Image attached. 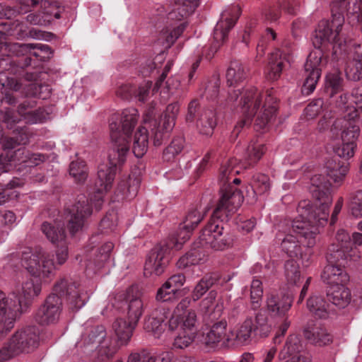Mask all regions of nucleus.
Here are the masks:
<instances>
[{
	"label": "nucleus",
	"mask_w": 362,
	"mask_h": 362,
	"mask_svg": "<svg viewBox=\"0 0 362 362\" xmlns=\"http://www.w3.org/2000/svg\"><path fill=\"white\" fill-rule=\"evenodd\" d=\"M103 325H95L87 329L82 335L80 346L88 351L96 349L98 358L94 362H105L112 358L117 351V345L110 338L106 337Z\"/></svg>",
	"instance_id": "10"
},
{
	"label": "nucleus",
	"mask_w": 362,
	"mask_h": 362,
	"mask_svg": "<svg viewBox=\"0 0 362 362\" xmlns=\"http://www.w3.org/2000/svg\"><path fill=\"white\" fill-rule=\"evenodd\" d=\"M327 264L325 267L321 275L324 282L331 286L338 284H345L349 280V276L345 272L344 265L341 262H330L327 259Z\"/></svg>",
	"instance_id": "23"
},
{
	"label": "nucleus",
	"mask_w": 362,
	"mask_h": 362,
	"mask_svg": "<svg viewBox=\"0 0 362 362\" xmlns=\"http://www.w3.org/2000/svg\"><path fill=\"white\" fill-rule=\"evenodd\" d=\"M31 83L27 86L25 92L28 97L18 106V115L25 117L30 119V122L35 123L38 119L36 117V111L35 107L36 106V101L32 97H36L40 93L42 86L36 83V81H30Z\"/></svg>",
	"instance_id": "21"
},
{
	"label": "nucleus",
	"mask_w": 362,
	"mask_h": 362,
	"mask_svg": "<svg viewBox=\"0 0 362 362\" xmlns=\"http://www.w3.org/2000/svg\"><path fill=\"white\" fill-rule=\"evenodd\" d=\"M343 79L339 73L329 74L327 76L325 90L329 97L339 93L342 90Z\"/></svg>",
	"instance_id": "45"
},
{
	"label": "nucleus",
	"mask_w": 362,
	"mask_h": 362,
	"mask_svg": "<svg viewBox=\"0 0 362 362\" xmlns=\"http://www.w3.org/2000/svg\"><path fill=\"white\" fill-rule=\"evenodd\" d=\"M185 276L179 273L171 276L158 290L156 300L159 301H168L180 292L179 288L185 282Z\"/></svg>",
	"instance_id": "25"
},
{
	"label": "nucleus",
	"mask_w": 362,
	"mask_h": 362,
	"mask_svg": "<svg viewBox=\"0 0 362 362\" xmlns=\"http://www.w3.org/2000/svg\"><path fill=\"white\" fill-rule=\"evenodd\" d=\"M87 299V293L77 281L63 277L55 283L52 293L37 310L35 320L42 325L54 324L59 318L63 300L66 302L70 310L75 312L85 305Z\"/></svg>",
	"instance_id": "6"
},
{
	"label": "nucleus",
	"mask_w": 362,
	"mask_h": 362,
	"mask_svg": "<svg viewBox=\"0 0 362 362\" xmlns=\"http://www.w3.org/2000/svg\"><path fill=\"white\" fill-rule=\"evenodd\" d=\"M359 125L352 124L351 122L346 120L334 121L332 125L331 131L333 134H338L337 129L341 132L342 144L341 146L334 148V156L326 162L325 172L327 177L322 174H317V175L323 176L325 181L329 182V192H331L332 185L327 177L332 179L334 182L340 185L349 171V163L346 160L354 155L356 147V141L360 132ZM313 177L314 175L311 179ZM330 196H332V193H330ZM331 197L332 198V197Z\"/></svg>",
	"instance_id": "8"
},
{
	"label": "nucleus",
	"mask_w": 362,
	"mask_h": 362,
	"mask_svg": "<svg viewBox=\"0 0 362 362\" xmlns=\"http://www.w3.org/2000/svg\"><path fill=\"white\" fill-rule=\"evenodd\" d=\"M112 306L122 313H127L128 320L136 325L144 311V303L141 298L131 295L129 291L119 292L111 300Z\"/></svg>",
	"instance_id": "15"
},
{
	"label": "nucleus",
	"mask_w": 362,
	"mask_h": 362,
	"mask_svg": "<svg viewBox=\"0 0 362 362\" xmlns=\"http://www.w3.org/2000/svg\"><path fill=\"white\" fill-rule=\"evenodd\" d=\"M328 300L339 307H346L351 300V292L344 284L332 286L327 293Z\"/></svg>",
	"instance_id": "34"
},
{
	"label": "nucleus",
	"mask_w": 362,
	"mask_h": 362,
	"mask_svg": "<svg viewBox=\"0 0 362 362\" xmlns=\"http://www.w3.org/2000/svg\"><path fill=\"white\" fill-rule=\"evenodd\" d=\"M307 307L310 313L319 318H325L329 312V304L320 295L313 294L307 301Z\"/></svg>",
	"instance_id": "37"
},
{
	"label": "nucleus",
	"mask_w": 362,
	"mask_h": 362,
	"mask_svg": "<svg viewBox=\"0 0 362 362\" xmlns=\"http://www.w3.org/2000/svg\"><path fill=\"white\" fill-rule=\"evenodd\" d=\"M174 354L170 351L163 352L157 356H153L146 351L132 353L127 362H175Z\"/></svg>",
	"instance_id": "36"
},
{
	"label": "nucleus",
	"mask_w": 362,
	"mask_h": 362,
	"mask_svg": "<svg viewBox=\"0 0 362 362\" xmlns=\"http://www.w3.org/2000/svg\"><path fill=\"white\" fill-rule=\"evenodd\" d=\"M265 151V146L263 144H251L248 146L246 151V162L247 168L255 164L263 156Z\"/></svg>",
	"instance_id": "47"
},
{
	"label": "nucleus",
	"mask_w": 362,
	"mask_h": 362,
	"mask_svg": "<svg viewBox=\"0 0 362 362\" xmlns=\"http://www.w3.org/2000/svg\"><path fill=\"white\" fill-rule=\"evenodd\" d=\"M361 256V252L356 246L350 243L343 250L339 249L336 244H331L328 249L326 258L330 262H343L346 259L356 261Z\"/></svg>",
	"instance_id": "26"
},
{
	"label": "nucleus",
	"mask_w": 362,
	"mask_h": 362,
	"mask_svg": "<svg viewBox=\"0 0 362 362\" xmlns=\"http://www.w3.org/2000/svg\"><path fill=\"white\" fill-rule=\"evenodd\" d=\"M40 230L46 238L52 244L61 243L56 252L57 263L63 264L68 258V247L66 243V232L64 224L58 216L57 218L44 221Z\"/></svg>",
	"instance_id": "12"
},
{
	"label": "nucleus",
	"mask_w": 362,
	"mask_h": 362,
	"mask_svg": "<svg viewBox=\"0 0 362 362\" xmlns=\"http://www.w3.org/2000/svg\"><path fill=\"white\" fill-rule=\"evenodd\" d=\"M169 309L165 307L156 308L145 320L144 329L152 332L155 337L158 338L166 328L165 320L168 317Z\"/></svg>",
	"instance_id": "24"
},
{
	"label": "nucleus",
	"mask_w": 362,
	"mask_h": 362,
	"mask_svg": "<svg viewBox=\"0 0 362 362\" xmlns=\"http://www.w3.org/2000/svg\"><path fill=\"white\" fill-rule=\"evenodd\" d=\"M114 245L111 242H107L105 243L99 250V254L97 256V259H95V267L97 269H100L103 263L106 262L109 257L111 251L113 250Z\"/></svg>",
	"instance_id": "54"
},
{
	"label": "nucleus",
	"mask_w": 362,
	"mask_h": 362,
	"mask_svg": "<svg viewBox=\"0 0 362 362\" xmlns=\"http://www.w3.org/2000/svg\"><path fill=\"white\" fill-rule=\"evenodd\" d=\"M203 216L201 211L191 209L180 224L179 233L170 235L165 240L151 249L144 264L146 276H159L163 273L171 258L172 251L182 248V245L189 238L190 233L200 223Z\"/></svg>",
	"instance_id": "7"
},
{
	"label": "nucleus",
	"mask_w": 362,
	"mask_h": 362,
	"mask_svg": "<svg viewBox=\"0 0 362 362\" xmlns=\"http://www.w3.org/2000/svg\"><path fill=\"white\" fill-rule=\"evenodd\" d=\"M220 82L218 78L211 81L206 88V97L211 100H214L218 97Z\"/></svg>",
	"instance_id": "60"
},
{
	"label": "nucleus",
	"mask_w": 362,
	"mask_h": 362,
	"mask_svg": "<svg viewBox=\"0 0 362 362\" xmlns=\"http://www.w3.org/2000/svg\"><path fill=\"white\" fill-rule=\"evenodd\" d=\"M153 127L151 129V134L154 146H160L163 139L167 136L170 131H166L163 128V122L160 121L158 124L156 120L153 121V124H151Z\"/></svg>",
	"instance_id": "50"
},
{
	"label": "nucleus",
	"mask_w": 362,
	"mask_h": 362,
	"mask_svg": "<svg viewBox=\"0 0 362 362\" xmlns=\"http://www.w3.org/2000/svg\"><path fill=\"white\" fill-rule=\"evenodd\" d=\"M199 0H176L175 8L167 15L170 21H181L194 13Z\"/></svg>",
	"instance_id": "29"
},
{
	"label": "nucleus",
	"mask_w": 362,
	"mask_h": 362,
	"mask_svg": "<svg viewBox=\"0 0 362 362\" xmlns=\"http://www.w3.org/2000/svg\"><path fill=\"white\" fill-rule=\"evenodd\" d=\"M293 49V43L285 40L281 48L271 54L267 71L269 80L276 81L280 78L283 70L291 63Z\"/></svg>",
	"instance_id": "14"
},
{
	"label": "nucleus",
	"mask_w": 362,
	"mask_h": 362,
	"mask_svg": "<svg viewBox=\"0 0 362 362\" xmlns=\"http://www.w3.org/2000/svg\"><path fill=\"white\" fill-rule=\"evenodd\" d=\"M352 97L355 103L358 112L362 114V86L354 89L352 92Z\"/></svg>",
	"instance_id": "64"
},
{
	"label": "nucleus",
	"mask_w": 362,
	"mask_h": 362,
	"mask_svg": "<svg viewBox=\"0 0 362 362\" xmlns=\"http://www.w3.org/2000/svg\"><path fill=\"white\" fill-rule=\"evenodd\" d=\"M30 151L25 147H20L18 149L10 151L8 153V161L14 163H25L27 164Z\"/></svg>",
	"instance_id": "51"
},
{
	"label": "nucleus",
	"mask_w": 362,
	"mask_h": 362,
	"mask_svg": "<svg viewBox=\"0 0 362 362\" xmlns=\"http://www.w3.org/2000/svg\"><path fill=\"white\" fill-rule=\"evenodd\" d=\"M359 7L362 4V0H356ZM351 0H333L331 3L332 16L334 14H347L348 13V2Z\"/></svg>",
	"instance_id": "55"
},
{
	"label": "nucleus",
	"mask_w": 362,
	"mask_h": 362,
	"mask_svg": "<svg viewBox=\"0 0 362 362\" xmlns=\"http://www.w3.org/2000/svg\"><path fill=\"white\" fill-rule=\"evenodd\" d=\"M349 212L358 218L362 217V189L349 194L348 202Z\"/></svg>",
	"instance_id": "43"
},
{
	"label": "nucleus",
	"mask_w": 362,
	"mask_h": 362,
	"mask_svg": "<svg viewBox=\"0 0 362 362\" xmlns=\"http://www.w3.org/2000/svg\"><path fill=\"white\" fill-rule=\"evenodd\" d=\"M185 140L182 136H177L173 139L170 144L163 151V158L170 160L175 156L179 154L183 149Z\"/></svg>",
	"instance_id": "48"
},
{
	"label": "nucleus",
	"mask_w": 362,
	"mask_h": 362,
	"mask_svg": "<svg viewBox=\"0 0 362 362\" xmlns=\"http://www.w3.org/2000/svg\"><path fill=\"white\" fill-rule=\"evenodd\" d=\"M156 69L155 63L148 59L145 63L141 64L139 66V72L143 77L148 76L151 72Z\"/></svg>",
	"instance_id": "63"
},
{
	"label": "nucleus",
	"mask_w": 362,
	"mask_h": 362,
	"mask_svg": "<svg viewBox=\"0 0 362 362\" xmlns=\"http://www.w3.org/2000/svg\"><path fill=\"white\" fill-rule=\"evenodd\" d=\"M39 329L28 326L16 332L10 340L11 347L18 354L33 351L39 344Z\"/></svg>",
	"instance_id": "17"
},
{
	"label": "nucleus",
	"mask_w": 362,
	"mask_h": 362,
	"mask_svg": "<svg viewBox=\"0 0 362 362\" xmlns=\"http://www.w3.org/2000/svg\"><path fill=\"white\" fill-rule=\"evenodd\" d=\"M236 159H229L221 165L219 180L223 183L221 187V196L216 207L213 211L210 220L202 230L199 238L193 244L191 250L187 252L192 264H199L206 255V249L223 250L230 244L228 232L224 225L233 215L243 202L242 192L229 182L230 176L238 173L234 169Z\"/></svg>",
	"instance_id": "3"
},
{
	"label": "nucleus",
	"mask_w": 362,
	"mask_h": 362,
	"mask_svg": "<svg viewBox=\"0 0 362 362\" xmlns=\"http://www.w3.org/2000/svg\"><path fill=\"white\" fill-rule=\"evenodd\" d=\"M2 30H0V36L7 35L16 40H25L30 37L34 39H43L49 35L40 30L30 28L27 23L19 20L8 21L1 24Z\"/></svg>",
	"instance_id": "16"
},
{
	"label": "nucleus",
	"mask_w": 362,
	"mask_h": 362,
	"mask_svg": "<svg viewBox=\"0 0 362 362\" xmlns=\"http://www.w3.org/2000/svg\"><path fill=\"white\" fill-rule=\"evenodd\" d=\"M350 243H351V240L349 235L344 230H339L332 244H336L339 249L343 250L345 246H347Z\"/></svg>",
	"instance_id": "59"
},
{
	"label": "nucleus",
	"mask_w": 362,
	"mask_h": 362,
	"mask_svg": "<svg viewBox=\"0 0 362 362\" xmlns=\"http://www.w3.org/2000/svg\"><path fill=\"white\" fill-rule=\"evenodd\" d=\"M270 38L273 40H276V33L272 28H267L264 35L259 40L257 45V53L258 56L262 57L264 54L267 41Z\"/></svg>",
	"instance_id": "57"
},
{
	"label": "nucleus",
	"mask_w": 362,
	"mask_h": 362,
	"mask_svg": "<svg viewBox=\"0 0 362 362\" xmlns=\"http://www.w3.org/2000/svg\"><path fill=\"white\" fill-rule=\"evenodd\" d=\"M216 296V291H211L200 303L199 311L206 324L213 322L220 316V310H216L215 307Z\"/></svg>",
	"instance_id": "33"
},
{
	"label": "nucleus",
	"mask_w": 362,
	"mask_h": 362,
	"mask_svg": "<svg viewBox=\"0 0 362 362\" xmlns=\"http://www.w3.org/2000/svg\"><path fill=\"white\" fill-rule=\"evenodd\" d=\"M117 215L114 211H110L102 218L99 229L102 233H109L114 231L117 226Z\"/></svg>",
	"instance_id": "49"
},
{
	"label": "nucleus",
	"mask_w": 362,
	"mask_h": 362,
	"mask_svg": "<svg viewBox=\"0 0 362 362\" xmlns=\"http://www.w3.org/2000/svg\"><path fill=\"white\" fill-rule=\"evenodd\" d=\"M240 12V6L235 4L228 6L222 12L221 18L214 30V41L211 46L203 48V54L207 60L212 59L219 47L227 40L228 33L235 25Z\"/></svg>",
	"instance_id": "11"
},
{
	"label": "nucleus",
	"mask_w": 362,
	"mask_h": 362,
	"mask_svg": "<svg viewBox=\"0 0 362 362\" xmlns=\"http://www.w3.org/2000/svg\"><path fill=\"white\" fill-rule=\"evenodd\" d=\"M348 96L346 94H341L339 96V100L337 101V105L344 111V117L337 119L335 121L346 120L351 122L352 124H362V114L358 112L354 106H349L347 104Z\"/></svg>",
	"instance_id": "38"
},
{
	"label": "nucleus",
	"mask_w": 362,
	"mask_h": 362,
	"mask_svg": "<svg viewBox=\"0 0 362 362\" xmlns=\"http://www.w3.org/2000/svg\"><path fill=\"white\" fill-rule=\"evenodd\" d=\"M186 26L187 23L183 22L173 30L165 29L162 30L159 35V40H162V43L163 45H165L167 47H170L182 34Z\"/></svg>",
	"instance_id": "40"
},
{
	"label": "nucleus",
	"mask_w": 362,
	"mask_h": 362,
	"mask_svg": "<svg viewBox=\"0 0 362 362\" xmlns=\"http://www.w3.org/2000/svg\"><path fill=\"white\" fill-rule=\"evenodd\" d=\"M310 192L315 204L302 200L297 206L298 216L293 221H284L278 226L276 238L281 241L284 252L292 259L301 254V244L311 247L315 244L318 226L328 221L329 208L332 202L329 189V183L321 175L310 179Z\"/></svg>",
	"instance_id": "2"
},
{
	"label": "nucleus",
	"mask_w": 362,
	"mask_h": 362,
	"mask_svg": "<svg viewBox=\"0 0 362 362\" xmlns=\"http://www.w3.org/2000/svg\"><path fill=\"white\" fill-rule=\"evenodd\" d=\"M148 134L145 127H139L134 134L132 151L136 157H142L147 151Z\"/></svg>",
	"instance_id": "39"
},
{
	"label": "nucleus",
	"mask_w": 362,
	"mask_h": 362,
	"mask_svg": "<svg viewBox=\"0 0 362 362\" xmlns=\"http://www.w3.org/2000/svg\"><path fill=\"white\" fill-rule=\"evenodd\" d=\"M138 119V111L134 108L125 109L121 113L111 116L110 130L112 146L109 153L108 163L98 166L97 179L89 198L80 194L71 208L66 209L67 227L71 235L83 228L86 219L92 214L93 205L97 210L101 208L104 195L112 189L117 168L126 160L131 134Z\"/></svg>",
	"instance_id": "1"
},
{
	"label": "nucleus",
	"mask_w": 362,
	"mask_h": 362,
	"mask_svg": "<svg viewBox=\"0 0 362 362\" xmlns=\"http://www.w3.org/2000/svg\"><path fill=\"white\" fill-rule=\"evenodd\" d=\"M324 101L322 98H317L310 103L304 110V115L307 119L315 118L322 110Z\"/></svg>",
	"instance_id": "53"
},
{
	"label": "nucleus",
	"mask_w": 362,
	"mask_h": 362,
	"mask_svg": "<svg viewBox=\"0 0 362 362\" xmlns=\"http://www.w3.org/2000/svg\"><path fill=\"white\" fill-rule=\"evenodd\" d=\"M20 12V11L13 7L0 4V18H4L7 21H11V18L15 17Z\"/></svg>",
	"instance_id": "61"
},
{
	"label": "nucleus",
	"mask_w": 362,
	"mask_h": 362,
	"mask_svg": "<svg viewBox=\"0 0 362 362\" xmlns=\"http://www.w3.org/2000/svg\"><path fill=\"white\" fill-rule=\"evenodd\" d=\"M279 319L281 320V323L277 328L274 337L273 338V343L275 345L281 343L283 338L291 325V322L288 320V315L286 316V317H280Z\"/></svg>",
	"instance_id": "56"
},
{
	"label": "nucleus",
	"mask_w": 362,
	"mask_h": 362,
	"mask_svg": "<svg viewBox=\"0 0 362 362\" xmlns=\"http://www.w3.org/2000/svg\"><path fill=\"white\" fill-rule=\"evenodd\" d=\"M225 105L230 108L239 106L244 116L231 132L230 139L235 140L243 128L251 124L255 116H257L255 127L259 129L265 128L276 116L278 100L274 96L272 88L265 93H259L256 88L250 86L228 91Z\"/></svg>",
	"instance_id": "5"
},
{
	"label": "nucleus",
	"mask_w": 362,
	"mask_h": 362,
	"mask_svg": "<svg viewBox=\"0 0 362 362\" xmlns=\"http://www.w3.org/2000/svg\"><path fill=\"white\" fill-rule=\"evenodd\" d=\"M250 308L254 310V317L248 316L243 323L235 330L230 331L228 342L237 344H247L251 341V336L266 337L271 330L268 324L267 310L260 308L263 296L262 283L259 279H254L250 288Z\"/></svg>",
	"instance_id": "9"
},
{
	"label": "nucleus",
	"mask_w": 362,
	"mask_h": 362,
	"mask_svg": "<svg viewBox=\"0 0 362 362\" xmlns=\"http://www.w3.org/2000/svg\"><path fill=\"white\" fill-rule=\"evenodd\" d=\"M180 110V105L177 102L169 104L161 117V122H163V128L168 132L171 131L175 126V119Z\"/></svg>",
	"instance_id": "41"
},
{
	"label": "nucleus",
	"mask_w": 362,
	"mask_h": 362,
	"mask_svg": "<svg viewBox=\"0 0 362 362\" xmlns=\"http://www.w3.org/2000/svg\"><path fill=\"white\" fill-rule=\"evenodd\" d=\"M21 264L33 276L22 285V294L13 292L6 297L0 291V332L11 329L18 313L24 312L34 297L41 292L40 277H49L55 269L54 255L36 249L33 253L27 248L21 252Z\"/></svg>",
	"instance_id": "4"
},
{
	"label": "nucleus",
	"mask_w": 362,
	"mask_h": 362,
	"mask_svg": "<svg viewBox=\"0 0 362 362\" xmlns=\"http://www.w3.org/2000/svg\"><path fill=\"white\" fill-rule=\"evenodd\" d=\"M219 274L211 273L204 275L194 286L192 292L193 301L199 300L213 286L218 284Z\"/></svg>",
	"instance_id": "35"
},
{
	"label": "nucleus",
	"mask_w": 362,
	"mask_h": 362,
	"mask_svg": "<svg viewBox=\"0 0 362 362\" xmlns=\"http://www.w3.org/2000/svg\"><path fill=\"white\" fill-rule=\"evenodd\" d=\"M141 177L139 174L132 172L128 179L121 180L117 186L116 192L118 200L134 199L139 191Z\"/></svg>",
	"instance_id": "27"
},
{
	"label": "nucleus",
	"mask_w": 362,
	"mask_h": 362,
	"mask_svg": "<svg viewBox=\"0 0 362 362\" xmlns=\"http://www.w3.org/2000/svg\"><path fill=\"white\" fill-rule=\"evenodd\" d=\"M69 174L78 183H83L88 177V168L85 161L76 160L69 166Z\"/></svg>",
	"instance_id": "42"
},
{
	"label": "nucleus",
	"mask_w": 362,
	"mask_h": 362,
	"mask_svg": "<svg viewBox=\"0 0 362 362\" xmlns=\"http://www.w3.org/2000/svg\"><path fill=\"white\" fill-rule=\"evenodd\" d=\"M247 68L241 62H231L226 71L227 84L236 87L247 78Z\"/></svg>",
	"instance_id": "32"
},
{
	"label": "nucleus",
	"mask_w": 362,
	"mask_h": 362,
	"mask_svg": "<svg viewBox=\"0 0 362 362\" xmlns=\"http://www.w3.org/2000/svg\"><path fill=\"white\" fill-rule=\"evenodd\" d=\"M151 88L152 81H145L138 87L126 83L118 87L116 95L122 100H129L134 97L139 101L144 102L147 100L149 94L152 93Z\"/></svg>",
	"instance_id": "22"
},
{
	"label": "nucleus",
	"mask_w": 362,
	"mask_h": 362,
	"mask_svg": "<svg viewBox=\"0 0 362 362\" xmlns=\"http://www.w3.org/2000/svg\"><path fill=\"white\" fill-rule=\"evenodd\" d=\"M293 303L291 294L275 291L267 296V310L272 317H286Z\"/></svg>",
	"instance_id": "18"
},
{
	"label": "nucleus",
	"mask_w": 362,
	"mask_h": 362,
	"mask_svg": "<svg viewBox=\"0 0 362 362\" xmlns=\"http://www.w3.org/2000/svg\"><path fill=\"white\" fill-rule=\"evenodd\" d=\"M303 336L311 344L323 346L332 342V335L320 322H308L303 329Z\"/></svg>",
	"instance_id": "20"
},
{
	"label": "nucleus",
	"mask_w": 362,
	"mask_h": 362,
	"mask_svg": "<svg viewBox=\"0 0 362 362\" xmlns=\"http://www.w3.org/2000/svg\"><path fill=\"white\" fill-rule=\"evenodd\" d=\"M197 331V319L194 310H189L188 316L182 324V331L175 337L173 346L183 349L188 347L194 341Z\"/></svg>",
	"instance_id": "19"
},
{
	"label": "nucleus",
	"mask_w": 362,
	"mask_h": 362,
	"mask_svg": "<svg viewBox=\"0 0 362 362\" xmlns=\"http://www.w3.org/2000/svg\"><path fill=\"white\" fill-rule=\"evenodd\" d=\"M18 120V116L11 109L6 108L5 110L0 109V122L6 124L7 127L12 129L13 125Z\"/></svg>",
	"instance_id": "58"
},
{
	"label": "nucleus",
	"mask_w": 362,
	"mask_h": 362,
	"mask_svg": "<svg viewBox=\"0 0 362 362\" xmlns=\"http://www.w3.org/2000/svg\"><path fill=\"white\" fill-rule=\"evenodd\" d=\"M47 158L48 157L43 153L30 152L26 165L29 167L38 165L43 163Z\"/></svg>",
	"instance_id": "62"
},
{
	"label": "nucleus",
	"mask_w": 362,
	"mask_h": 362,
	"mask_svg": "<svg viewBox=\"0 0 362 362\" xmlns=\"http://www.w3.org/2000/svg\"><path fill=\"white\" fill-rule=\"evenodd\" d=\"M136 325L132 323L130 320L128 322L122 317H118L112 324V329L117 337V341H114L119 346L126 344L132 336L133 331Z\"/></svg>",
	"instance_id": "31"
},
{
	"label": "nucleus",
	"mask_w": 362,
	"mask_h": 362,
	"mask_svg": "<svg viewBox=\"0 0 362 362\" xmlns=\"http://www.w3.org/2000/svg\"><path fill=\"white\" fill-rule=\"evenodd\" d=\"M168 315V321L167 322H165V324H166V327H168V329L172 332L177 329H180V332H181L182 322L188 316V313L183 316H181V315L176 313L175 312L171 313L169 310V314Z\"/></svg>",
	"instance_id": "52"
},
{
	"label": "nucleus",
	"mask_w": 362,
	"mask_h": 362,
	"mask_svg": "<svg viewBox=\"0 0 362 362\" xmlns=\"http://www.w3.org/2000/svg\"><path fill=\"white\" fill-rule=\"evenodd\" d=\"M299 6L300 2L296 0H278L266 11L265 19L270 23L277 21L281 16V10L288 14L294 15Z\"/></svg>",
	"instance_id": "28"
},
{
	"label": "nucleus",
	"mask_w": 362,
	"mask_h": 362,
	"mask_svg": "<svg viewBox=\"0 0 362 362\" xmlns=\"http://www.w3.org/2000/svg\"><path fill=\"white\" fill-rule=\"evenodd\" d=\"M197 119V127L199 133L211 136L216 126V112L211 109L200 110L197 100H192L187 109V122H194Z\"/></svg>",
	"instance_id": "13"
},
{
	"label": "nucleus",
	"mask_w": 362,
	"mask_h": 362,
	"mask_svg": "<svg viewBox=\"0 0 362 362\" xmlns=\"http://www.w3.org/2000/svg\"><path fill=\"white\" fill-rule=\"evenodd\" d=\"M250 185L255 194H264L270 189L269 178L264 174H256L252 177Z\"/></svg>",
	"instance_id": "44"
},
{
	"label": "nucleus",
	"mask_w": 362,
	"mask_h": 362,
	"mask_svg": "<svg viewBox=\"0 0 362 362\" xmlns=\"http://www.w3.org/2000/svg\"><path fill=\"white\" fill-rule=\"evenodd\" d=\"M284 270L288 283L291 285H296L300 279V272L297 262L293 259L287 260L284 265Z\"/></svg>",
	"instance_id": "46"
},
{
	"label": "nucleus",
	"mask_w": 362,
	"mask_h": 362,
	"mask_svg": "<svg viewBox=\"0 0 362 362\" xmlns=\"http://www.w3.org/2000/svg\"><path fill=\"white\" fill-rule=\"evenodd\" d=\"M226 327L227 322L225 320L214 323L210 330L204 337V343L210 347H214L219 342H228V332Z\"/></svg>",
	"instance_id": "30"
}]
</instances>
